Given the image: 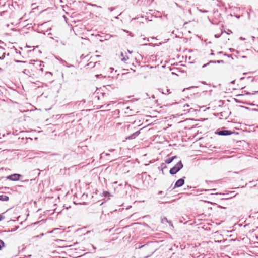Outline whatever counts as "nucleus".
Segmentation results:
<instances>
[{
    "instance_id": "6ab92c4d",
    "label": "nucleus",
    "mask_w": 258,
    "mask_h": 258,
    "mask_svg": "<svg viewBox=\"0 0 258 258\" xmlns=\"http://www.w3.org/2000/svg\"><path fill=\"white\" fill-rule=\"evenodd\" d=\"M60 155L59 154H57V153H55V154H53L51 155L52 156H59Z\"/></svg>"
},
{
    "instance_id": "f03ea898",
    "label": "nucleus",
    "mask_w": 258,
    "mask_h": 258,
    "mask_svg": "<svg viewBox=\"0 0 258 258\" xmlns=\"http://www.w3.org/2000/svg\"><path fill=\"white\" fill-rule=\"evenodd\" d=\"M21 176L20 174H13L11 175H9L7 177V179L12 180V181H17L19 180L20 177Z\"/></svg>"
},
{
    "instance_id": "39448f33",
    "label": "nucleus",
    "mask_w": 258,
    "mask_h": 258,
    "mask_svg": "<svg viewBox=\"0 0 258 258\" xmlns=\"http://www.w3.org/2000/svg\"><path fill=\"white\" fill-rule=\"evenodd\" d=\"M140 132L139 131L136 132L134 134H132L131 136H130L128 138L126 139H134L136 138L139 134Z\"/></svg>"
},
{
    "instance_id": "dca6fc26",
    "label": "nucleus",
    "mask_w": 258,
    "mask_h": 258,
    "mask_svg": "<svg viewBox=\"0 0 258 258\" xmlns=\"http://www.w3.org/2000/svg\"><path fill=\"white\" fill-rule=\"evenodd\" d=\"M223 33V31H222V32H221V34H219V35L215 34V37L216 38H219V37H220L221 35Z\"/></svg>"
},
{
    "instance_id": "412c9836",
    "label": "nucleus",
    "mask_w": 258,
    "mask_h": 258,
    "mask_svg": "<svg viewBox=\"0 0 258 258\" xmlns=\"http://www.w3.org/2000/svg\"><path fill=\"white\" fill-rule=\"evenodd\" d=\"M185 107H189V105H188V104H185V105H184V106H183V107L185 108Z\"/></svg>"
},
{
    "instance_id": "4be33fe9",
    "label": "nucleus",
    "mask_w": 258,
    "mask_h": 258,
    "mask_svg": "<svg viewBox=\"0 0 258 258\" xmlns=\"http://www.w3.org/2000/svg\"><path fill=\"white\" fill-rule=\"evenodd\" d=\"M209 63H207V64H204V65H203V68H205V67H206V66L209 64Z\"/></svg>"
},
{
    "instance_id": "f257e3e1",
    "label": "nucleus",
    "mask_w": 258,
    "mask_h": 258,
    "mask_svg": "<svg viewBox=\"0 0 258 258\" xmlns=\"http://www.w3.org/2000/svg\"><path fill=\"white\" fill-rule=\"evenodd\" d=\"M183 167V164L181 161L178 162L170 170V173L172 175L175 174Z\"/></svg>"
},
{
    "instance_id": "7ed1b4c3",
    "label": "nucleus",
    "mask_w": 258,
    "mask_h": 258,
    "mask_svg": "<svg viewBox=\"0 0 258 258\" xmlns=\"http://www.w3.org/2000/svg\"><path fill=\"white\" fill-rule=\"evenodd\" d=\"M217 134L221 136L230 135L232 134L231 131L229 130H220L217 132Z\"/></svg>"
},
{
    "instance_id": "ddd939ff",
    "label": "nucleus",
    "mask_w": 258,
    "mask_h": 258,
    "mask_svg": "<svg viewBox=\"0 0 258 258\" xmlns=\"http://www.w3.org/2000/svg\"><path fill=\"white\" fill-rule=\"evenodd\" d=\"M224 62V61L223 60H217V61H210L209 62V63H223Z\"/></svg>"
},
{
    "instance_id": "b1692460",
    "label": "nucleus",
    "mask_w": 258,
    "mask_h": 258,
    "mask_svg": "<svg viewBox=\"0 0 258 258\" xmlns=\"http://www.w3.org/2000/svg\"><path fill=\"white\" fill-rule=\"evenodd\" d=\"M211 190H212V191H215L216 189H211Z\"/></svg>"
},
{
    "instance_id": "bb28decb",
    "label": "nucleus",
    "mask_w": 258,
    "mask_h": 258,
    "mask_svg": "<svg viewBox=\"0 0 258 258\" xmlns=\"http://www.w3.org/2000/svg\"><path fill=\"white\" fill-rule=\"evenodd\" d=\"M40 70H41V71H43V69H42V68H41V69H40Z\"/></svg>"
},
{
    "instance_id": "aec40b11",
    "label": "nucleus",
    "mask_w": 258,
    "mask_h": 258,
    "mask_svg": "<svg viewBox=\"0 0 258 258\" xmlns=\"http://www.w3.org/2000/svg\"><path fill=\"white\" fill-rule=\"evenodd\" d=\"M85 57V56H84V54H82L81 56V58H82V59H84Z\"/></svg>"
},
{
    "instance_id": "0eeeda50",
    "label": "nucleus",
    "mask_w": 258,
    "mask_h": 258,
    "mask_svg": "<svg viewBox=\"0 0 258 258\" xmlns=\"http://www.w3.org/2000/svg\"><path fill=\"white\" fill-rule=\"evenodd\" d=\"M120 58L121 61L125 62L128 59V57L126 55H124L123 53L121 52L120 54Z\"/></svg>"
},
{
    "instance_id": "6e6552de",
    "label": "nucleus",
    "mask_w": 258,
    "mask_h": 258,
    "mask_svg": "<svg viewBox=\"0 0 258 258\" xmlns=\"http://www.w3.org/2000/svg\"><path fill=\"white\" fill-rule=\"evenodd\" d=\"M9 200V197L6 195H0V201H7Z\"/></svg>"
},
{
    "instance_id": "f3484780",
    "label": "nucleus",
    "mask_w": 258,
    "mask_h": 258,
    "mask_svg": "<svg viewBox=\"0 0 258 258\" xmlns=\"http://www.w3.org/2000/svg\"><path fill=\"white\" fill-rule=\"evenodd\" d=\"M224 32L228 34H229L230 33H232V31L231 30H228V32L224 31Z\"/></svg>"
},
{
    "instance_id": "9b49d317",
    "label": "nucleus",
    "mask_w": 258,
    "mask_h": 258,
    "mask_svg": "<svg viewBox=\"0 0 258 258\" xmlns=\"http://www.w3.org/2000/svg\"><path fill=\"white\" fill-rule=\"evenodd\" d=\"M166 167H167V166H166V163H162L161 164L160 167H159V169H160L161 168V170L163 171V170L164 169L166 168Z\"/></svg>"
},
{
    "instance_id": "5701e85b",
    "label": "nucleus",
    "mask_w": 258,
    "mask_h": 258,
    "mask_svg": "<svg viewBox=\"0 0 258 258\" xmlns=\"http://www.w3.org/2000/svg\"><path fill=\"white\" fill-rule=\"evenodd\" d=\"M3 218V217L0 215V221L2 220Z\"/></svg>"
},
{
    "instance_id": "a211bd4d",
    "label": "nucleus",
    "mask_w": 258,
    "mask_h": 258,
    "mask_svg": "<svg viewBox=\"0 0 258 258\" xmlns=\"http://www.w3.org/2000/svg\"><path fill=\"white\" fill-rule=\"evenodd\" d=\"M15 61L16 62H18V63H20V62H23V63H25V61H21V60H15Z\"/></svg>"
},
{
    "instance_id": "a878e982",
    "label": "nucleus",
    "mask_w": 258,
    "mask_h": 258,
    "mask_svg": "<svg viewBox=\"0 0 258 258\" xmlns=\"http://www.w3.org/2000/svg\"><path fill=\"white\" fill-rule=\"evenodd\" d=\"M114 151V149L110 150H109V151H111V152H112V151Z\"/></svg>"
},
{
    "instance_id": "1a4fd4ad",
    "label": "nucleus",
    "mask_w": 258,
    "mask_h": 258,
    "mask_svg": "<svg viewBox=\"0 0 258 258\" xmlns=\"http://www.w3.org/2000/svg\"><path fill=\"white\" fill-rule=\"evenodd\" d=\"M176 158V156H173L171 158H169L165 160V163L169 164L171 163L173 160Z\"/></svg>"
},
{
    "instance_id": "423d86ee",
    "label": "nucleus",
    "mask_w": 258,
    "mask_h": 258,
    "mask_svg": "<svg viewBox=\"0 0 258 258\" xmlns=\"http://www.w3.org/2000/svg\"><path fill=\"white\" fill-rule=\"evenodd\" d=\"M5 57V52H4V49L0 47V59L3 60Z\"/></svg>"
},
{
    "instance_id": "20e7f679",
    "label": "nucleus",
    "mask_w": 258,
    "mask_h": 258,
    "mask_svg": "<svg viewBox=\"0 0 258 258\" xmlns=\"http://www.w3.org/2000/svg\"><path fill=\"white\" fill-rule=\"evenodd\" d=\"M184 183V180L183 178H180L178 179L175 183L174 185V188L176 187H179L182 186Z\"/></svg>"
},
{
    "instance_id": "4468645a",
    "label": "nucleus",
    "mask_w": 258,
    "mask_h": 258,
    "mask_svg": "<svg viewBox=\"0 0 258 258\" xmlns=\"http://www.w3.org/2000/svg\"><path fill=\"white\" fill-rule=\"evenodd\" d=\"M4 246V242L2 240H0V249Z\"/></svg>"
},
{
    "instance_id": "9d476101",
    "label": "nucleus",
    "mask_w": 258,
    "mask_h": 258,
    "mask_svg": "<svg viewBox=\"0 0 258 258\" xmlns=\"http://www.w3.org/2000/svg\"><path fill=\"white\" fill-rule=\"evenodd\" d=\"M109 106V104H107L106 106H105V105H101L100 106V108H103L106 110H110Z\"/></svg>"
},
{
    "instance_id": "2eb2a0df",
    "label": "nucleus",
    "mask_w": 258,
    "mask_h": 258,
    "mask_svg": "<svg viewBox=\"0 0 258 258\" xmlns=\"http://www.w3.org/2000/svg\"><path fill=\"white\" fill-rule=\"evenodd\" d=\"M162 93L165 94H169V89H166L165 92H162Z\"/></svg>"
},
{
    "instance_id": "f8f14e48",
    "label": "nucleus",
    "mask_w": 258,
    "mask_h": 258,
    "mask_svg": "<svg viewBox=\"0 0 258 258\" xmlns=\"http://www.w3.org/2000/svg\"><path fill=\"white\" fill-rule=\"evenodd\" d=\"M164 221H166L167 222H168L169 223L170 225H171L172 226V223L171 221H168L167 219L166 218H164V219H162V222L163 223H164Z\"/></svg>"
},
{
    "instance_id": "393cba45",
    "label": "nucleus",
    "mask_w": 258,
    "mask_h": 258,
    "mask_svg": "<svg viewBox=\"0 0 258 258\" xmlns=\"http://www.w3.org/2000/svg\"><path fill=\"white\" fill-rule=\"evenodd\" d=\"M61 44H62V45H65V43H64L63 42H61Z\"/></svg>"
}]
</instances>
